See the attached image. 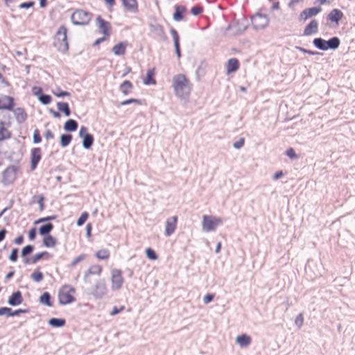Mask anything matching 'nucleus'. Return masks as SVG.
I'll use <instances>...</instances> for the list:
<instances>
[{
  "mask_svg": "<svg viewBox=\"0 0 355 355\" xmlns=\"http://www.w3.org/2000/svg\"><path fill=\"white\" fill-rule=\"evenodd\" d=\"M173 87L177 96L187 98L191 94L192 84L185 75L177 74L173 78Z\"/></svg>",
  "mask_w": 355,
  "mask_h": 355,
  "instance_id": "obj_1",
  "label": "nucleus"
},
{
  "mask_svg": "<svg viewBox=\"0 0 355 355\" xmlns=\"http://www.w3.org/2000/svg\"><path fill=\"white\" fill-rule=\"evenodd\" d=\"M76 288L70 284L62 286L58 291V302L61 305L71 304L76 301Z\"/></svg>",
  "mask_w": 355,
  "mask_h": 355,
  "instance_id": "obj_2",
  "label": "nucleus"
},
{
  "mask_svg": "<svg viewBox=\"0 0 355 355\" xmlns=\"http://www.w3.org/2000/svg\"><path fill=\"white\" fill-rule=\"evenodd\" d=\"M67 33V27L62 25L59 27L54 37L53 45L61 53H66L69 49Z\"/></svg>",
  "mask_w": 355,
  "mask_h": 355,
  "instance_id": "obj_3",
  "label": "nucleus"
},
{
  "mask_svg": "<svg viewBox=\"0 0 355 355\" xmlns=\"http://www.w3.org/2000/svg\"><path fill=\"white\" fill-rule=\"evenodd\" d=\"M92 13L82 9L76 10L71 16V19L74 25L87 26L92 21Z\"/></svg>",
  "mask_w": 355,
  "mask_h": 355,
  "instance_id": "obj_4",
  "label": "nucleus"
},
{
  "mask_svg": "<svg viewBox=\"0 0 355 355\" xmlns=\"http://www.w3.org/2000/svg\"><path fill=\"white\" fill-rule=\"evenodd\" d=\"M223 220L220 218L213 216L204 215L202 216V226L205 232L215 231L216 227L221 225Z\"/></svg>",
  "mask_w": 355,
  "mask_h": 355,
  "instance_id": "obj_5",
  "label": "nucleus"
},
{
  "mask_svg": "<svg viewBox=\"0 0 355 355\" xmlns=\"http://www.w3.org/2000/svg\"><path fill=\"white\" fill-rule=\"evenodd\" d=\"M110 281L112 290L117 291L121 288L124 283L122 270L119 268L112 269Z\"/></svg>",
  "mask_w": 355,
  "mask_h": 355,
  "instance_id": "obj_6",
  "label": "nucleus"
},
{
  "mask_svg": "<svg viewBox=\"0 0 355 355\" xmlns=\"http://www.w3.org/2000/svg\"><path fill=\"white\" fill-rule=\"evenodd\" d=\"M103 268L101 264L94 263L89 266L87 270L85 272L83 279L86 283L91 282V277L95 275L100 277L103 273Z\"/></svg>",
  "mask_w": 355,
  "mask_h": 355,
  "instance_id": "obj_7",
  "label": "nucleus"
},
{
  "mask_svg": "<svg viewBox=\"0 0 355 355\" xmlns=\"http://www.w3.org/2000/svg\"><path fill=\"white\" fill-rule=\"evenodd\" d=\"M96 23L99 32L106 37H110L112 35V25L109 21H105L101 16L98 15L96 18Z\"/></svg>",
  "mask_w": 355,
  "mask_h": 355,
  "instance_id": "obj_8",
  "label": "nucleus"
},
{
  "mask_svg": "<svg viewBox=\"0 0 355 355\" xmlns=\"http://www.w3.org/2000/svg\"><path fill=\"white\" fill-rule=\"evenodd\" d=\"M322 11L320 6L311 7L304 9L299 15L298 19L300 21H305L308 19L316 16Z\"/></svg>",
  "mask_w": 355,
  "mask_h": 355,
  "instance_id": "obj_9",
  "label": "nucleus"
},
{
  "mask_svg": "<svg viewBox=\"0 0 355 355\" xmlns=\"http://www.w3.org/2000/svg\"><path fill=\"white\" fill-rule=\"evenodd\" d=\"M107 292V286L104 279H100L95 282L92 288V294L97 297H102Z\"/></svg>",
  "mask_w": 355,
  "mask_h": 355,
  "instance_id": "obj_10",
  "label": "nucleus"
},
{
  "mask_svg": "<svg viewBox=\"0 0 355 355\" xmlns=\"http://www.w3.org/2000/svg\"><path fill=\"white\" fill-rule=\"evenodd\" d=\"M79 135L83 139V146L84 148L89 149L92 146L94 142V137L92 135L87 132V128L85 126H81Z\"/></svg>",
  "mask_w": 355,
  "mask_h": 355,
  "instance_id": "obj_11",
  "label": "nucleus"
},
{
  "mask_svg": "<svg viewBox=\"0 0 355 355\" xmlns=\"http://www.w3.org/2000/svg\"><path fill=\"white\" fill-rule=\"evenodd\" d=\"M252 24L256 29H261L266 27L268 23V19L266 15L256 14L251 19Z\"/></svg>",
  "mask_w": 355,
  "mask_h": 355,
  "instance_id": "obj_12",
  "label": "nucleus"
},
{
  "mask_svg": "<svg viewBox=\"0 0 355 355\" xmlns=\"http://www.w3.org/2000/svg\"><path fill=\"white\" fill-rule=\"evenodd\" d=\"M42 149L40 147H35L31 150V168L34 171L41 160Z\"/></svg>",
  "mask_w": 355,
  "mask_h": 355,
  "instance_id": "obj_13",
  "label": "nucleus"
},
{
  "mask_svg": "<svg viewBox=\"0 0 355 355\" xmlns=\"http://www.w3.org/2000/svg\"><path fill=\"white\" fill-rule=\"evenodd\" d=\"M15 107V100L10 96L0 97V110L12 111Z\"/></svg>",
  "mask_w": 355,
  "mask_h": 355,
  "instance_id": "obj_14",
  "label": "nucleus"
},
{
  "mask_svg": "<svg viewBox=\"0 0 355 355\" xmlns=\"http://www.w3.org/2000/svg\"><path fill=\"white\" fill-rule=\"evenodd\" d=\"M178 216H172L166 219L165 227V235L166 236H171L173 234L177 228Z\"/></svg>",
  "mask_w": 355,
  "mask_h": 355,
  "instance_id": "obj_15",
  "label": "nucleus"
},
{
  "mask_svg": "<svg viewBox=\"0 0 355 355\" xmlns=\"http://www.w3.org/2000/svg\"><path fill=\"white\" fill-rule=\"evenodd\" d=\"M343 16L344 14L338 8H334L327 15V20L335 23L336 25H338Z\"/></svg>",
  "mask_w": 355,
  "mask_h": 355,
  "instance_id": "obj_16",
  "label": "nucleus"
},
{
  "mask_svg": "<svg viewBox=\"0 0 355 355\" xmlns=\"http://www.w3.org/2000/svg\"><path fill=\"white\" fill-rule=\"evenodd\" d=\"M155 75L156 69L155 67L148 69L146 76L142 78L143 83L146 85H155L157 84Z\"/></svg>",
  "mask_w": 355,
  "mask_h": 355,
  "instance_id": "obj_17",
  "label": "nucleus"
},
{
  "mask_svg": "<svg viewBox=\"0 0 355 355\" xmlns=\"http://www.w3.org/2000/svg\"><path fill=\"white\" fill-rule=\"evenodd\" d=\"M17 178L16 171L13 167L7 168L3 173V180L5 184L12 183Z\"/></svg>",
  "mask_w": 355,
  "mask_h": 355,
  "instance_id": "obj_18",
  "label": "nucleus"
},
{
  "mask_svg": "<svg viewBox=\"0 0 355 355\" xmlns=\"http://www.w3.org/2000/svg\"><path fill=\"white\" fill-rule=\"evenodd\" d=\"M318 32V22L312 19L304 28L303 35L306 36L315 34Z\"/></svg>",
  "mask_w": 355,
  "mask_h": 355,
  "instance_id": "obj_19",
  "label": "nucleus"
},
{
  "mask_svg": "<svg viewBox=\"0 0 355 355\" xmlns=\"http://www.w3.org/2000/svg\"><path fill=\"white\" fill-rule=\"evenodd\" d=\"M240 63L237 58H233L227 60L225 68L227 74L235 72L239 69Z\"/></svg>",
  "mask_w": 355,
  "mask_h": 355,
  "instance_id": "obj_20",
  "label": "nucleus"
},
{
  "mask_svg": "<svg viewBox=\"0 0 355 355\" xmlns=\"http://www.w3.org/2000/svg\"><path fill=\"white\" fill-rule=\"evenodd\" d=\"M340 40L336 37H332L328 40H326L325 51L333 50L335 51L340 46Z\"/></svg>",
  "mask_w": 355,
  "mask_h": 355,
  "instance_id": "obj_21",
  "label": "nucleus"
},
{
  "mask_svg": "<svg viewBox=\"0 0 355 355\" xmlns=\"http://www.w3.org/2000/svg\"><path fill=\"white\" fill-rule=\"evenodd\" d=\"M187 10L185 6L177 5L175 7V12L173 14V19L177 21H180L184 19V15L187 13Z\"/></svg>",
  "mask_w": 355,
  "mask_h": 355,
  "instance_id": "obj_22",
  "label": "nucleus"
},
{
  "mask_svg": "<svg viewBox=\"0 0 355 355\" xmlns=\"http://www.w3.org/2000/svg\"><path fill=\"white\" fill-rule=\"evenodd\" d=\"M236 342L241 347H245L251 343L252 338L250 336L243 334L236 338Z\"/></svg>",
  "mask_w": 355,
  "mask_h": 355,
  "instance_id": "obj_23",
  "label": "nucleus"
},
{
  "mask_svg": "<svg viewBox=\"0 0 355 355\" xmlns=\"http://www.w3.org/2000/svg\"><path fill=\"white\" fill-rule=\"evenodd\" d=\"M127 46L126 42H119L112 47V52L116 55H123L126 52Z\"/></svg>",
  "mask_w": 355,
  "mask_h": 355,
  "instance_id": "obj_24",
  "label": "nucleus"
},
{
  "mask_svg": "<svg viewBox=\"0 0 355 355\" xmlns=\"http://www.w3.org/2000/svg\"><path fill=\"white\" fill-rule=\"evenodd\" d=\"M42 243L44 246L49 248H55L58 243L56 238L51 234L43 236Z\"/></svg>",
  "mask_w": 355,
  "mask_h": 355,
  "instance_id": "obj_25",
  "label": "nucleus"
},
{
  "mask_svg": "<svg viewBox=\"0 0 355 355\" xmlns=\"http://www.w3.org/2000/svg\"><path fill=\"white\" fill-rule=\"evenodd\" d=\"M125 8L132 12L138 11V4L137 0H121Z\"/></svg>",
  "mask_w": 355,
  "mask_h": 355,
  "instance_id": "obj_26",
  "label": "nucleus"
},
{
  "mask_svg": "<svg viewBox=\"0 0 355 355\" xmlns=\"http://www.w3.org/2000/svg\"><path fill=\"white\" fill-rule=\"evenodd\" d=\"M110 251L107 248H101L95 252V257L98 260L107 261L110 258Z\"/></svg>",
  "mask_w": 355,
  "mask_h": 355,
  "instance_id": "obj_27",
  "label": "nucleus"
},
{
  "mask_svg": "<svg viewBox=\"0 0 355 355\" xmlns=\"http://www.w3.org/2000/svg\"><path fill=\"white\" fill-rule=\"evenodd\" d=\"M23 297L20 291H17L11 295L8 300V304L11 306H17L21 304Z\"/></svg>",
  "mask_w": 355,
  "mask_h": 355,
  "instance_id": "obj_28",
  "label": "nucleus"
},
{
  "mask_svg": "<svg viewBox=\"0 0 355 355\" xmlns=\"http://www.w3.org/2000/svg\"><path fill=\"white\" fill-rule=\"evenodd\" d=\"M16 120L19 123L24 122L27 119V114L24 108L17 107L13 110Z\"/></svg>",
  "mask_w": 355,
  "mask_h": 355,
  "instance_id": "obj_29",
  "label": "nucleus"
},
{
  "mask_svg": "<svg viewBox=\"0 0 355 355\" xmlns=\"http://www.w3.org/2000/svg\"><path fill=\"white\" fill-rule=\"evenodd\" d=\"M133 85L130 80H124L119 86L121 92L124 95H128V94H130Z\"/></svg>",
  "mask_w": 355,
  "mask_h": 355,
  "instance_id": "obj_30",
  "label": "nucleus"
},
{
  "mask_svg": "<svg viewBox=\"0 0 355 355\" xmlns=\"http://www.w3.org/2000/svg\"><path fill=\"white\" fill-rule=\"evenodd\" d=\"M10 132L5 126V123L0 119V141L10 138Z\"/></svg>",
  "mask_w": 355,
  "mask_h": 355,
  "instance_id": "obj_31",
  "label": "nucleus"
},
{
  "mask_svg": "<svg viewBox=\"0 0 355 355\" xmlns=\"http://www.w3.org/2000/svg\"><path fill=\"white\" fill-rule=\"evenodd\" d=\"M78 128V123L73 119H69L64 125V129L66 131L73 132Z\"/></svg>",
  "mask_w": 355,
  "mask_h": 355,
  "instance_id": "obj_32",
  "label": "nucleus"
},
{
  "mask_svg": "<svg viewBox=\"0 0 355 355\" xmlns=\"http://www.w3.org/2000/svg\"><path fill=\"white\" fill-rule=\"evenodd\" d=\"M313 44L318 49L325 51L326 40L322 37H315L313 40Z\"/></svg>",
  "mask_w": 355,
  "mask_h": 355,
  "instance_id": "obj_33",
  "label": "nucleus"
},
{
  "mask_svg": "<svg viewBox=\"0 0 355 355\" xmlns=\"http://www.w3.org/2000/svg\"><path fill=\"white\" fill-rule=\"evenodd\" d=\"M40 303L45 304L48 306H53V302L51 300V297L48 292H44L40 297Z\"/></svg>",
  "mask_w": 355,
  "mask_h": 355,
  "instance_id": "obj_34",
  "label": "nucleus"
},
{
  "mask_svg": "<svg viewBox=\"0 0 355 355\" xmlns=\"http://www.w3.org/2000/svg\"><path fill=\"white\" fill-rule=\"evenodd\" d=\"M53 229V225L52 223H46L45 225H42L39 229V233L42 236H45L46 234H50V232H51Z\"/></svg>",
  "mask_w": 355,
  "mask_h": 355,
  "instance_id": "obj_35",
  "label": "nucleus"
},
{
  "mask_svg": "<svg viewBox=\"0 0 355 355\" xmlns=\"http://www.w3.org/2000/svg\"><path fill=\"white\" fill-rule=\"evenodd\" d=\"M57 107L58 110L63 112L65 116H69L70 115L71 111L67 103L58 102Z\"/></svg>",
  "mask_w": 355,
  "mask_h": 355,
  "instance_id": "obj_36",
  "label": "nucleus"
},
{
  "mask_svg": "<svg viewBox=\"0 0 355 355\" xmlns=\"http://www.w3.org/2000/svg\"><path fill=\"white\" fill-rule=\"evenodd\" d=\"M72 140V135L69 134H63L60 136V146L63 148L67 146Z\"/></svg>",
  "mask_w": 355,
  "mask_h": 355,
  "instance_id": "obj_37",
  "label": "nucleus"
},
{
  "mask_svg": "<svg viewBox=\"0 0 355 355\" xmlns=\"http://www.w3.org/2000/svg\"><path fill=\"white\" fill-rule=\"evenodd\" d=\"M65 320L60 318H51L49 321V324L53 327H60L65 324Z\"/></svg>",
  "mask_w": 355,
  "mask_h": 355,
  "instance_id": "obj_38",
  "label": "nucleus"
},
{
  "mask_svg": "<svg viewBox=\"0 0 355 355\" xmlns=\"http://www.w3.org/2000/svg\"><path fill=\"white\" fill-rule=\"evenodd\" d=\"M50 257H51L50 254L46 251L37 253V254H35V256L33 257L32 263H35L39 260H40L43 258L49 259Z\"/></svg>",
  "mask_w": 355,
  "mask_h": 355,
  "instance_id": "obj_39",
  "label": "nucleus"
},
{
  "mask_svg": "<svg viewBox=\"0 0 355 355\" xmlns=\"http://www.w3.org/2000/svg\"><path fill=\"white\" fill-rule=\"evenodd\" d=\"M131 103H135L137 105H145L146 102L144 100H141V99H137V98H130V99H128V100L121 102V105H129Z\"/></svg>",
  "mask_w": 355,
  "mask_h": 355,
  "instance_id": "obj_40",
  "label": "nucleus"
},
{
  "mask_svg": "<svg viewBox=\"0 0 355 355\" xmlns=\"http://www.w3.org/2000/svg\"><path fill=\"white\" fill-rule=\"evenodd\" d=\"M86 258H87L86 254H84V253L80 254L71 261L70 266L71 267H75L79 262L85 260Z\"/></svg>",
  "mask_w": 355,
  "mask_h": 355,
  "instance_id": "obj_41",
  "label": "nucleus"
},
{
  "mask_svg": "<svg viewBox=\"0 0 355 355\" xmlns=\"http://www.w3.org/2000/svg\"><path fill=\"white\" fill-rule=\"evenodd\" d=\"M146 255L148 259L150 260H156L157 259V255L156 252L150 248H148L146 249Z\"/></svg>",
  "mask_w": 355,
  "mask_h": 355,
  "instance_id": "obj_42",
  "label": "nucleus"
},
{
  "mask_svg": "<svg viewBox=\"0 0 355 355\" xmlns=\"http://www.w3.org/2000/svg\"><path fill=\"white\" fill-rule=\"evenodd\" d=\"M44 278L43 273L40 271H34L31 274V279L35 282H41Z\"/></svg>",
  "mask_w": 355,
  "mask_h": 355,
  "instance_id": "obj_43",
  "label": "nucleus"
},
{
  "mask_svg": "<svg viewBox=\"0 0 355 355\" xmlns=\"http://www.w3.org/2000/svg\"><path fill=\"white\" fill-rule=\"evenodd\" d=\"M89 217V214L87 211H84L81 214L80 216L77 220V225L82 226Z\"/></svg>",
  "mask_w": 355,
  "mask_h": 355,
  "instance_id": "obj_44",
  "label": "nucleus"
},
{
  "mask_svg": "<svg viewBox=\"0 0 355 355\" xmlns=\"http://www.w3.org/2000/svg\"><path fill=\"white\" fill-rule=\"evenodd\" d=\"M303 323H304L303 313H300L297 315V317L295 319V325L297 327V329H300L303 325Z\"/></svg>",
  "mask_w": 355,
  "mask_h": 355,
  "instance_id": "obj_45",
  "label": "nucleus"
},
{
  "mask_svg": "<svg viewBox=\"0 0 355 355\" xmlns=\"http://www.w3.org/2000/svg\"><path fill=\"white\" fill-rule=\"evenodd\" d=\"M39 100L40 101V102L44 104V105H48L51 102V97L50 95H47V94H41L40 96H39Z\"/></svg>",
  "mask_w": 355,
  "mask_h": 355,
  "instance_id": "obj_46",
  "label": "nucleus"
},
{
  "mask_svg": "<svg viewBox=\"0 0 355 355\" xmlns=\"http://www.w3.org/2000/svg\"><path fill=\"white\" fill-rule=\"evenodd\" d=\"M202 11L203 8L202 6L200 5L195 6L191 9V12L192 13V15L195 16L200 15V13L202 12Z\"/></svg>",
  "mask_w": 355,
  "mask_h": 355,
  "instance_id": "obj_47",
  "label": "nucleus"
},
{
  "mask_svg": "<svg viewBox=\"0 0 355 355\" xmlns=\"http://www.w3.org/2000/svg\"><path fill=\"white\" fill-rule=\"evenodd\" d=\"M42 141V137L40 135V132L38 129H35L33 132V143L39 144Z\"/></svg>",
  "mask_w": 355,
  "mask_h": 355,
  "instance_id": "obj_48",
  "label": "nucleus"
},
{
  "mask_svg": "<svg viewBox=\"0 0 355 355\" xmlns=\"http://www.w3.org/2000/svg\"><path fill=\"white\" fill-rule=\"evenodd\" d=\"M170 33L173 37L174 45L180 44L179 35H178L177 31L175 29H174L173 28H172L170 30Z\"/></svg>",
  "mask_w": 355,
  "mask_h": 355,
  "instance_id": "obj_49",
  "label": "nucleus"
},
{
  "mask_svg": "<svg viewBox=\"0 0 355 355\" xmlns=\"http://www.w3.org/2000/svg\"><path fill=\"white\" fill-rule=\"evenodd\" d=\"M53 94L58 97L69 96L70 93L65 91H62L60 89H57L53 92Z\"/></svg>",
  "mask_w": 355,
  "mask_h": 355,
  "instance_id": "obj_50",
  "label": "nucleus"
},
{
  "mask_svg": "<svg viewBox=\"0 0 355 355\" xmlns=\"http://www.w3.org/2000/svg\"><path fill=\"white\" fill-rule=\"evenodd\" d=\"M12 309L8 307H1L0 308V316L7 315L8 316H12Z\"/></svg>",
  "mask_w": 355,
  "mask_h": 355,
  "instance_id": "obj_51",
  "label": "nucleus"
},
{
  "mask_svg": "<svg viewBox=\"0 0 355 355\" xmlns=\"http://www.w3.org/2000/svg\"><path fill=\"white\" fill-rule=\"evenodd\" d=\"M34 198H37V203L40 205V210L43 211L44 209V197L42 195L35 196Z\"/></svg>",
  "mask_w": 355,
  "mask_h": 355,
  "instance_id": "obj_52",
  "label": "nucleus"
},
{
  "mask_svg": "<svg viewBox=\"0 0 355 355\" xmlns=\"http://www.w3.org/2000/svg\"><path fill=\"white\" fill-rule=\"evenodd\" d=\"M33 250V246L28 245L25 246L21 251V255L23 257L26 256L27 254L31 253Z\"/></svg>",
  "mask_w": 355,
  "mask_h": 355,
  "instance_id": "obj_53",
  "label": "nucleus"
},
{
  "mask_svg": "<svg viewBox=\"0 0 355 355\" xmlns=\"http://www.w3.org/2000/svg\"><path fill=\"white\" fill-rule=\"evenodd\" d=\"M155 28L159 33L160 37L163 40H166V35L164 30V28H163V27L162 26L157 25V26H156L155 27Z\"/></svg>",
  "mask_w": 355,
  "mask_h": 355,
  "instance_id": "obj_54",
  "label": "nucleus"
},
{
  "mask_svg": "<svg viewBox=\"0 0 355 355\" xmlns=\"http://www.w3.org/2000/svg\"><path fill=\"white\" fill-rule=\"evenodd\" d=\"M18 250L17 248L12 249L11 254H10L9 259L11 261L15 262L17 260Z\"/></svg>",
  "mask_w": 355,
  "mask_h": 355,
  "instance_id": "obj_55",
  "label": "nucleus"
},
{
  "mask_svg": "<svg viewBox=\"0 0 355 355\" xmlns=\"http://www.w3.org/2000/svg\"><path fill=\"white\" fill-rule=\"evenodd\" d=\"M124 310H125L124 306H121L120 307L114 306L112 311L110 312V315H115L122 312Z\"/></svg>",
  "mask_w": 355,
  "mask_h": 355,
  "instance_id": "obj_56",
  "label": "nucleus"
},
{
  "mask_svg": "<svg viewBox=\"0 0 355 355\" xmlns=\"http://www.w3.org/2000/svg\"><path fill=\"white\" fill-rule=\"evenodd\" d=\"M244 143L245 139L241 137L238 141L234 142L233 146L235 148L239 149L244 145Z\"/></svg>",
  "mask_w": 355,
  "mask_h": 355,
  "instance_id": "obj_57",
  "label": "nucleus"
},
{
  "mask_svg": "<svg viewBox=\"0 0 355 355\" xmlns=\"http://www.w3.org/2000/svg\"><path fill=\"white\" fill-rule=\"evenodd\" d=\"M44 136L46 140H50L54 138V134L49 129L46 130L44 132Z\"/></svg>",
  "mask_w": 355,
  "mask_h": 355,
  "instance_id": "obj_58",
  "label": "nucleus"
},
{
  "mask_svg": "<svg viewBox=\"0 0 355 355\" xmlns=\"http://www.w3.org/2000/svg\"><path fill=\"white\" fill-rule=\"evenodd\" d=\"M109 38H110L109 37L103 35V37L98 38L97 40H95V42L93 44V46H96L98 45L99 44H101V42L108 40Z\"/></svg>",
  "mask_w": 355,
  "mask_h": 355,
  "instance_id": "obj_59",
  "label": "nucleus"
},
{
  "mask_svg": "<svg viewBox=\"0 0 355 355\" xmlns=\"http://www.w3.org/2000/svg\"><path fill=\"white\" fill-rule=\"evenodd\" d=\"M214 297V294L208 293L206 295H205V297L203 298V302L205 304H208L213 300Z\"/></svg>",
  "mask_w": 355,
  "mask_h": 355,
  "instance_id": "obj_60",
  "label": "nucleus"
},
{
  "mask_svg": "<svg viewBox=\"0 0 355 355\" xmlns=\"http://www.w3.org/2000/svg\"><path fill=\"white\" fill-rule=\"evenodd\" d=\"M299 157H300V155L295 153V150L293 148L290 147V149H289L290 159H295L298 158Z\"/></svg>",
  "mask_w": 355,
  "mask_h": 355,
  "instance_id": "obj_61",
  "label": "nucleus"
},
{
  "mask_svg": "<svg viewBox=\"0 0 355 355\" xmlns=\"http://www.w3.org/2000/svg\"><path fill=\"white\" fill-rule=\"evenodd\" d=\"M35 2L34 1H28V2H24L19 5L20 8H29L34 6Z\"/></svg>",
  "mask_w": 355,
  "mask_h": 355,
  "instance_id": "obj_62",
  "label": "nucleus"
},
{
  "mask_svg": "<svg viewBox=\"0 0 355 355\" xmlns=\"http://www.w3.org/2000/svg\"><path fill=\"white\" fill-rule=\"evenodd\" d=\"M36 237V229L35 227L32 228L28 232V238L30 240L33 241Z\"/></svg>",
  "mask_w": 355,
  "mask_h": 355,
  "instance_id": "obj_63",
  "label": "nucleus"
},
{
  "mask_svg": "<svg viewBox=\"0 0 355 355\" xmlns=\"http://www.w3.org/2000/svg\"><path fill=\"white\" fill-rule=\"evenodd\" d=\"M33 94L36 96H40L41 94H42V89L41 87H33Z\"/></svg>",
  "mask_w": 355,
  "mask_h": 355,
  "instance_id": "obj_64",
  "label": "nucleus"
}]
</instances>
